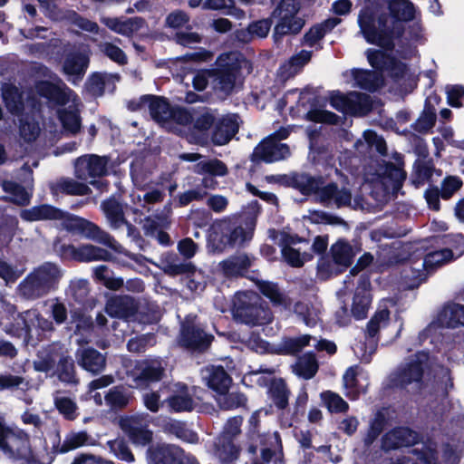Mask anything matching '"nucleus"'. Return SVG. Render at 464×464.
I'll list each match as a JSON object with an SVG mask.
<instances>
[{
  "instance_id": "nucleus-4",
  "label": "nucleus",
  "mask_w": 464,
  "mask_h": 464,
  "mask_svg": "<svg viewBox=\"0 0 464 464\" xmlns=\"http://www.w3.org/2000/svg\"><path fill=\"white\" fill-rule=\"evenodd\" d=\"M65 229L72 233L82 234L84 237L103 245L117 253H123V246L107 231L96 224L82 218L63 212L59 218Z\"/></svg>"
},
{
  "instance_id": "nucleus-61",
  "label": "nucleus",
  "mask_w": 464,
  "mask_h": 464,
  "mask_svg": "<svg viewBox=\"0 0 464 464\" xmlns=\"http://www.w3.org/2000/svg\"><path fill=\"white\" fill-rule=\"evenodd\" d=\"M130 399V395L119 387L111 389L105 396L106 403L114 410L126 407Z\"/></svg>"
},
{
  "instance_id": "nucleus-32",
  "label": "nucleus",
  "mask_w": 464,
  "mask_h": 464,
  "mask_svg": "<svg viewBox=\"0 0 464 464\" xmlns=\"http://www.w3.org/2000/svg\"><path fill=\"white\" fill-rule=\"evenodd\" d=\"M238 123L236 115H228L217 123L212 140L216 145L227 143L237 132Z\"/></svg>"
},
{
  "instance_id": "nucleus-58",
  "label": "nucleus",
  "mask_w": 464,
  "mask_h": 464,
  "mask_svg": "<svg viewBox=\"0 0 464 464\" xmlns=\"http://www.w3.org/2000/svg\"><path fill=\"white\" fill-rule=\"evenodd\" d=\"M295 182L304 194L314 193L318 200V190L324 186L320 179H316L306 174H300L295 177Z\"/></svg>"
},
{
  "instance_id": "nucleus-49",
  "label": "nucleus",
  "mask_w": 464,
  "mask_h": 464,
  "mask_svg": "<svg viewBox=\"0 0 464 464\" xmlns=\"http://www.w3.org/2000/svg\"><path fill=\"white\" fill-rule=\"evenodd\" d=\"M270 398L279 409H285L288 404L289 392L285 382L281 379L274 380L269 388Z\"/></svg>"
},
{
  "instance_id": "nucleus-35",
  "label": "nucleus",
  "mask_w": 464,
  "mask_h": 464,
  "mask_svg": "<svg viewBox=\"0 0 464 464\" xmlns=\"http://www.w3.org/2000/svg\"><path fill=\"white\" fill-rule=\"evenodd\" d=\"M20 215L26 221L59 220L63 217V211L50 205H41L24 209Z\"/></svg>"
},
{
  "instance_id": "nucleus-55",
  "label": "nucleus",
  "mask_w": 464,
  "mask_h": 464,
  "mask_svg": "<svg viewBox=\"0 0 464 464\" xmlns=\"http://www.w3.org/2000/svg\"><path fill=\"white\" fill-rule=\"evenodd\" d=\"M2 188L9 194L8 199L10 201L19 205H24L29 202V193L20 185L12 181L4 180L2 182Z\"/></svg>"
},
{
  "instance_id": "nucleus-27",
  "label": "nucleus",
  "mask_w": 464,
  "mask_h": 464,
  "mask_svg": "<svg viewBox=\"0 0 464 464\" xmlns=\"http://www.w3.org/2000/svg\"><path fill=\"white\" fill-rule=\"evenodd\" d=\"M417 434L407 428H397L387 432L382 438V449L394 450L400 447H408L417 441Z\"/></svg>"
},
{
  "instance_id": "nucleus-50",
  "label": "nucleus",
  "mask_w": 464,
  "mask_h": 464,
  "mask_svg": "<svg viewBox=\"0 0 464 464\" xmlns=\"http://www.w3.org/2000/svg\"><path fill=\"white\" fill-rule=\"evenodd\" d=\"M261 293L270 299L275 305H289L288 298L279 290L277 285L270 282L258 283Z\"/></svg>"
},
{
  "instance_id": "nucleus-8",
  "label": "nucleus",
  "mask_w": 464,
  "mask_h": 464,
  "mask_svg": "<svg viewBox=\"0 0 464 464\" xmlns=\"http://www.w3.org/2000/svg\"><path fill=\"white\" fill-rule=\"evenodd\" d=\"M289 131L285 129L278 130L274 135L265 139L252 153L251 160L255 162L267 163L281 160L290 155L289 148L279 140L287 138Z\"/></svg>"
},
{
  "instance_id": "nucleus-20",
  "label": "nucleus",
  "mask_w": 464,
  "mask_h": 464,
  "mask_svg": "<svg viewBox=\"0 0 464 464\" xmlns=\"http://www.w3.org/2000/svg\"><path fill=\"white\" fill-rule=\"evenodd\" d=\"M65 253L79 262L110 261L111 254L100 246L85 244L81 246H67Z\"/></svg>"
},
{
  "instance_id": "nucleus-45",
  "label": "nucleus",
  "mask_w": 464,
  "mask_h": 464,
  "mask_svg": "<svg viewBox=\"0 0 464 464\" xmlns=\"http://www.w3.org/2000/svg\"><path fill=\"white\" fill-rule=\"evenodd\" d=\"M389 10L400 21H409L414 17V8L409 0H388Z\"/></svg>"
},
{
  "instance_id": "nucleus-9",
  "label": "nucleus",
  "mask_w": 464,
  "mask_h": 464,
  "mask_svg": "<svg viewBox=\"0 0 464 464\" xmlns=\"http://www.w3.org/2000/svg\"><path fill=\"white\" fill-rule=\"evenodd\" d=\"M119 426L134 445L146 446L153 440V431L149 429L146 415L121 417L119 420Z\"/></svg>"
},
{
  "instance_id": "nucleus-57",
  "label": "nucleus",
  "mask_w": 464,
  "mask_h": 464,
  "mask_svg": "<svg viewBox=\"0 0 464 464\" xmlns=\"http://www.w3.org/2000/svg\"><path fill=\"white\" fill-rule=\"evenodd\" d=\"M162 270L169 276H178L188 273L192 268L190 264L180 263L174 255H169L161 260Z\"/></svg>"
},
{
  "instance_id": "nucleus-54",
  "label": "nucleus",
  "mask_w": 464,
  "mask_h": 464,
  "mask_svg": "<svg viewBox=\"0 0 464 464\" xmlns=\"http://www.w3.org/2000/svg\"><path fill=\"white\" fill-rule=\"evenodd\" d=\"M272 26V19L266 18L251 23L247 27V33L240 32L237 37L240 38L243 35V40H247V36L265 38L267 36Z\"/></svg>"
},
{
  "instance_id": "nucleus-64",
  "label": "nucleus",
  "mask_w": 464,
  "mask_h": 464,
  "mask_svg": "<svg viewBox=\"0 0 464 464\" xmlns=\"http://www.w3.org/2000/svg\"><path fill=\"white\" fill-rule=\"evenodd\" d=\"M295 313L309 326L315 324L318 320V310L308 303H296Z\"/></svg>"
},
{
  "instance_id": "nucleus-3",
  "label": "nucleus",
  "mask_w": 464,
  "mask_h": 464,
  "mask_svg": "<svg viewBox=\"0 0 464 464\" xmlns=\"http://www.w3.org/2000/svg\"><path fill=\"white\" fill-rule=\"evenodd\" d=\"M235 320L251 326L265 325L273 320V314L263 299L254 292L237 293L233 299Z\"/></svg>"
},
{
  "instance_id": "nucleus-17",
  "label": "nucleus",
  "mask_w": 464,
  "mask_h": 464,
  "mask_svg": "<svg viewBox=\"0 0 464 464\" xmlns=\"http://www.w3.org/2000/svg\"><path fill=\"white\" fill-rule=\"evenodd\" d=\"M270 237L282 247V256L287 264L292 266L300 267L304 263L305 256H301L300 252L294 247L297 239L285 232H278L276 230H269Z\"/></svg>"
},
{
  "instance_id": "nucleus-26",
  "label": "nucleus",
  "mask_w": 464,
  "mask_h": 464,
  "mask_svg": "<svg viewBox=\"0 0 464 464\" xmlns=\"http://www.w3.org/2000/svg\"><path fill=\"white\" fill-rule=\"evenodd\" d=\"M173 393L166 400L170 411L174 412L190 411L196 407V401L184 384L174 385Z\"/></svg>"
},
{
  "instance_id": "nucleus-13",
  "label": "nucleus",
  "mask_w": 464,
  "mask_h": 464,
  "mask_svg": "<svg viewBox=\"0 0 464 464\" xmlns=\"http://www.w3.org/2000/svg\"><path fill=\"white\" fill-rule=\"evenodd\" d=\"M165 372V363L160 359H149L139 362L130 372L136 385L160 381Z\"/></svg>"
},
{
  "instance_id": "nucleus-11",
  "label": "nucleus",
  "mask_w": 464,
  "mask_h": 464,
  "mask_svg": "<svg viewBox=\"0 0 464 464\" xmlns=\"http://www.w3.org/2000/svg\"><path fill=\"white\" fill-rule=\"evenodd\" d=\"M256 221L253 218H248L245 225H238L231 227L226 221L218 223L215 227V233L219 230L223 233L221 242L230 246H241L252 238Z\"/></svg>"
},
{
  "instance_id": "nucleus-51",
  "label": "nucleus",
  "mask_w": 464,
  "mask_h": 464,
  "mask_svg": "<svg viewBox=\"0 0 464 464\" xmlns=\"http://www.w3.org/2000/svg\"><path fill=\"white\" fill-rule=\"evenodd\" d=\"M215 454L222 463H230L237 458L238 450L231 440L218 438Z\"/></svg>"
},
{
  "instance_id": "nucleus-31",
  "label": "nucleus",
  "mask_w": 464,
  "mask_h": 464,
  "mask_svg": "<svg viewBox=\"0 0 464 464\" xmlns=\"http://www.w3.org/2000/svg\"><path fill=\"white\" fill-rule=\"evenodd\" d=\"M437 320L444 327L464 326V305L455 303L446 304L438 314Z\"/></svg>"
},
{
  "instance_id": "nucleus-39",
  "label": "nucleus",
  "mask_w": 464,
  "mask_h": 464,
  "mask_svg": "<svg viewBox=\"0 0 464 464\" xmlns=\"http://www.w3.org/2000/svg\"><path fill=\"white\" fill-rule=\"evenodd\" d=\"M44 287L50 291L61 276L58 267L53 263H45L33 271Z\"/></svg>"
},
{
  "instance_id": "nucleus-23",
  "label": "nucleus",
  "mask_w": 464,
  "mask_h": 464,
  "mask_svg": "<svg viewBox=\"0 0 464 464\" xmlns=\"http://www.w3.org/2000/svg\"><path fill=\"white\" fill-rule=\"evenodd\" d=\"M201 375L207 385L218 393L227 392L232 382L221 366H207L201 370Z\"/></svg>"
},
{
  "instance_id": "nucleus-47",
  "label": "nucleus",
  "mask_w": 464,
  "mask_h": 464,
  "mask_svg": "<svg viewBox=\"0 0 464 464\" xmlns=\"http://www.w3.org/2000/svg\"><path fill=\"white\" fill-rule=\"evenodd\" d=\"M452 257V251L449 248L436 250L425 256L424 259L422 260V266H426V269L431 272L437 267L450 261Z\"/></svg>"
},
{
  "instance_id": "nucleus-21",
  "label": "nucleus",
  "mask_w": 464,
  "mask_h": 464,
  "mask_svg": "<svg viewBox=\"0 0 464 464\" xmlns=\"http://www.w3.org/2000/svg\"><path fill=\"white\" fill-rule=\"evenodd\" d=\"M89 64V56L82 52H73L68 53L63 62V72L69 77H72V81L76 82L82 79Z\"/></svg>"
},
{
  "instance_id": "nucleus-18",
  "label": "nucleus",
  "mask_w": 464,
  "mask_h": 464,
  "mask_svg": "<svg viewBox=\"0 0 464 464\" xmlns=\"http://www.w3.org/2000/svg\"><path fill=\"white\" fill-rule=\"evenodd\" d=\"M429 361V354L418 353L416 359L401 368L396 374L395 382L400 386H406L412 382H419L421 380L424 367Z\"/></svg>"
},
{
  "instance_id": "nucleus-15",
  "label": "nucleus",
  "mask_w": 464,
  "mask_h": 464,
  "mask_svg": "<svg viewBox=\"0 0 464 464\" xmlns=\"http://www.w3.org/2000/svg\"><path fill=\"white\" fill-rule=\"evenodd\" d=\"M145 106H148L151 118L160 124H167L171 118L173 109L164 99L160 97L144 96L140 98L139 103L130 102L129 105L133 111Z\"/></svg>"
},
{
  "instance_id": "nucleus-37",
  "label": "nucleus",
  "mask_w": 464,
  "mask_h": 464,
  "mask_svg": "<svg viewBox=\"0 0 464 464\" xmlns=\"http://www.w3.org/2000/svg\"><path fill=\"white\" fill-rule=\"evenodd\" d=\"M331 254L337 265L349 266L356 251L347 241L340 239L331 246Z\"/></svg>"
},
{
  "instance_id": "nucleus-5",
  "label": "nucleus",
  "mask_w": 464,
  "mask_h": 464,
  "mask_svg": "<svg viewBox=\"0 0 464 464\" xmlns=\"http://www.w3.org/2000/svg\"><path fill=\"white\" fill-rule=\"evenodd\" d=\"M300 6L296 0H281L272 12L271 16L276 19L273 37L276 42L283 36L297 34L304 26V20L298 15Z\"/></svg>"
},
{
  "instance_id": "nucleus-16",
  "label": "nucleus",
  "mask_w": 464,
  "mask_h": 464,
  "mask_svg": "<svg viewBox=\"0 0 464 464\" xmlns=\"http://www.w3.org/2000/svg\"><path fill=\"white\" fill-rule=\"evenodd\" d=\"M318 201L326 207H347L352 203V193L347 188L329 183L318 190Z\"/></svg>"
},
{
  "instance_id": "nucleus-25",
  "label": "nucleus",
  "mask_w": 464,
  "mask_h": 464,
  "mask_svg": "<svg viewBox=\"0 0 464 464\" xmlns=\"http://www.w3.org/2000/svg\"><path fill=\"white\" fill-rule=\"evenodd\" d=\"M105 310L111 317L128 319L136 314L138 305L129 295L114 296L108 300Z\"/></svg>"
},
{
  "instance_id": "nucleus-24",
  "label": "nucleus",
  "mask_w": 464,
  "mask_h": 464,
  "mask_svg": "<svg viewBox=\"0 0 464 464\" xmlns=\"http://www.w3.org/2000/svg\"><path fill=\"white\" fill-rule=\"evenodd\" d=\"M405 178L406 174L401 168L392 163L386 164L383 170L379 173L375 187L382 186L385 193L396 191L400 188Z\"/></svg>"
},
{
  "instance_id": "nucleus-10",
  "label": "nucleus",
  "mask_w": 464,
  "mask_h": 464,
  "mask_svg": "<svg viewBox=\"0 0 464 464\" xmlns=\"http://www.w3.org/2000/svg\"><path fill=\"white\" fill-rule=\"evenodd\" d=\"M5 432L6 434L0 443V449L4 453L14 459H30L32 450L27 434L11 428Z\"/></svg>"
},
{
  "instance_id": "nucleus-36",
  "label": "nucleus",
  "mask_w": 464,
  "mask_h": 464,
  "mask_svg": "<svg viewBox=\"0 0 464 464\" xmlns=\"http://www.w3.org/2000/svg\"><path fill=\"white\" fill-rule=\"evenodd\" d=\"M340 23V19L333 18L324 21L323 24L313 26L303 37L304 45L314 46L325 34Z\"/></svg>"
},
{
  "instance_id": "nucleus-48",
  "label": "nucleus",
  "mask_w": 464,
  "mask_h": 464,
  "mask_svg": "<svg viewBox=\"0 0 464 464\" xmlns=\"http://www.w3.org/2000/svg\"><path fill=\"white\" fill-rule=\"evenodd\" d=\"M317 370V362L311 353L300 357L295 365V373L304 379H311L316 373Z\"/></svg>"
},
{
  "instance_id": "nucleus-52",
  "label": "nucleus",
  "mask_w": 464,
  "mask_h": 464,
  "mask_svg": "<svg viewBox=\"0 0 464 464\" xmlns=\"http://www.w3.org/2000/svg\"><path fill=\"white\" fill-rule=\"evenodd\" d=\"M194 172L203 175L224 176L227 172L226 165L219 160L200 161L194 167Z\"/></svg>"
},
{
  "instance_id": "nucleus-38",
  "label": "nucleus",
  "mask_w": 464,
  "mask_h": 464,
  "mask_svg": "<svg viewBox=\"0 0 464 464\" xmlns=\"http://www.w3.org/2000/svg\"><path fill=\"white\" fill-rule=\"evenodd\" d=\"M19 292L27 299H35L48 293L33 272L21 282Z\"/></svg>"
},
{
  "instance_id": "nucleus-30",
  "label": "nucleus",
  "mask_w": 464,
  "mask_h": 464,
  "mask_svg": "<svg viewBox=\"0 0 464 464\" xmlns=\"http://www.w3.org/2000/svg\"><path fill=\"white\" fill-rule=\"evenodd\" d=\"M76 358L81 367L93 374L101 372L106 363L105 357L93 348L78 350Z\"/></svg>"
},
{
  "instance_id": "nucleus-6",
  "label": "nucleus",
  "mask_w": 464,
  "mask_h": 464,
  "mask_svg": "<svg viewBox=\"0 0 464 464\" xmlns=\"http://www.w3.org/2000/svg\"><path fill=\"white\" fill-rule=\"evenodd\" d=\"M361 33L369 44L391 49L393 46L392 32L386 27L384 18L375 20L369 9L362 10L358 17Z\"/></svg>"
},
{
  "instance_id": "nucleus-14",
  "label": "nucleus",
  "mask_w": 464,
  "mask_h": 464,
  "mask_svg": "<svg viewBox=\"0 0 464 464\" xmlns=\"http://www.w3.org/2000/svg\"><path fill=\"white\" fill-rule=\"evenodd\" d=\"M150 464H191L182 450L174 445H156L147 450Z\"/></svg>"
},
{
  "instance_id": "nucleus-40",
  "label": "nucleus",
  "mask_w": 464,
  "mask_h": 464,
  "mask_svg": "<svg viewBox=\"0 0 464 464\" xmlns=\"http://www.w3.org/2000/svg\"><path fill=\"white\" fill-rule=\"evenodd\" d=\"M41 134V127L32 116L26 115L19 120V136L25 143H32Z\"/></svg>"
},
{
  "instance_id": "nucleus-12",
  "label": "nucleus",
  "mask_w": 464,
  "mask_h": 464,
  "mask_svg": "<svg viewBox=\"0 0 464 464\" xmlns=\"http://www.w3.org/2000/svg\"><path fill=\"white\" fill-rule=\"evenodd\" d=\"M101 207L112 230L120 229L121 227L125 226L129 237L133 240L139 238L137 228L125 218L123 208L117 200L110 198L103 201Z\"/></svg>"
},
{
  "instance_id": "nucleus-7",
  "label": "nucleus",
  "mask_w": 464,
  "mask_h": 464,
  "mask_svg": "<svg viewBox=\"0 0 464 464\" xmlns=\"http://www.w3.org/2000/svg\"><path fill=\"white\" fill-rule=\"evenodd\" d=\"M258 415L259 413L256 411L249 419L250 438L253 444L249 446L248 451L250 454L255 455L257 450V443H259L263 462L258 463L257 461H253L252 464H264L265 462H269L272 459V457L276 455V453L281 450L280 439L276 432L266 435L260 434L258 430Z\"/></svg>"
},
{
  "instance_id": "nucleus-44",
  "label": "nucleus",
  "mask_w": 464,
  "mask_h": 464,
  "mask_svg": "<svg viewBox=\"0 0 464 464\" xmlns=\"http://www.w3.org/2000/svg\"><path fill=\"white\" fill-rule=\"evenodd\" d=\"M371 109L372 103L369 95L356 92L349 93L348 113L363 115Z\"/></svg>"
},
{
  "instance_id": "nucleus-1",
  "label": "nucleus",
  "mask_w": 464,
  "mask_h": 464,
  "mask_svg": "<svg viewBox=\"0 0 464 464\" xmlns=\"http://www.w3.org/2000/svg\"><path fill=\"white\" fill-rule=\"evenodd\" d=\"M218 68L212 71L211 77L216 91L225 95L230 94L240 82L243 71L250 73L251 63L243 54L232 52L221 54L217 60Z\"/></svg>"
},
{
  "instance_id": "nucleus-29",
  "label": "nucleus",
  "mask_w": 464,
  "mask_h": 464,
  "mask_svg": "<svg viewBox=\"0 0 464 464\" xmlns=\"http://www.w3.org/2000/svg\"><path fill=\"white\" fill-rule=\"evenodd\" d=\"M179 343L192 350H204L211 343V336L195 326H183Z\"/></svg>"
},
{
  "instance_id": "nucleus-63",
  "label": "nucleus",
  "mask_w": 464,
  "mask_h": 464,
  "mask_svg": "<svg viewBox=\"0 0 464 464\" xmlns=\"http://www.w3.org/2000/svg\"><path fill=\"white\" fill-rule=\"evenodd\" d=\"M321 398L331 412H344L348 410V403L337 393L327 391L321 394Z\"/></svg>"
},
{
  "instance_id": "nucleus-53",
  "label": "nucleus",
  "mask_w": 464,
  "mask_h": 464,
  "mask_svg": "<svg viewBox=\"0 0 464 464\" xmlns=\"http://www.w3.org/2000/svg\"><path fill=\"white\" fill-rule=\"evenodd\" d=\"M371 295L365 288L357 290L353 297L352 313L357 319H362L366 316L367 311L371 304Z\"/></svg>"
},
{
  "instance_id": "nucleus-59",
  "label": "nucleus",
  "mask_w": 464,
  "mask_h": 464,
  "mask_svg": "<svg viewBox=\"0 0 464 464\" xmlns=\"http://www.w3.org/2000/svg\"><path fill=\"white\" fill-rule=\"evenodd\" d=\"M54 405L65 419L70 420L76 419L78 407L72 399L66 396L56 395L54 397Z\"/></svg>"
},
{
  "instance_id": "nucleus-60",
  "label": "nucleus",
  "mask_w": 464,
  "mask_h": 464,
  "mask_svg": "<svg viewBox=\"0 0 464 464\" xmlns=\"http://www.w3.org/2000/svg\"><path fill=\"white\" fill-rule=\"evenodd\" d=\"M219 407L223 410H232L243 405L246 398L239 392H219L217 397Z\"/></svg>"
},
{
  "instance_id": "nucleus-56",
  "label": "nucleus",
  "mask_w": 464,
  "mask_h": 464,
  "mask_svg": "<svg viewBox=\"0 0 464 464\" xmlns=\"http://www.w3.org/2000/svg\"><path fill=\"white\" fill-rule=\"evenodd\" d=\"M91 440V437L86 431L71 432L65 437L61 445V451L67 452L79 447L92 444Z\"/></svg>"
},
{
  "instance_id": "nucleus-33",
  "label": "nucleus",
  "mask_w": 464,
  "mask_h": 464,
  "mask_svg": "<svg viewBox=\"0 0 464 464\" xmlns=\"http://www.w3.org/2000/svg\"><path fill=\"white\" fill-rule=\"evenodd\" d=\"M250 266L251 261L246 254L229 256L218 265L223 275L227 277L242 276Z\"/></svg>"
},
{
  "instance_id": "nucleus-46",
  "label": "nucleus",
  "mask_w": 464,
  "mask_h": 464,
  "mask_svg": "<svg viewBox=\"0 0 464 464\" xmlns=\"http://www.w3.org/2000/svg\"><path fill=\"white\" fill-rule=\"evenodd\" d=\"M428 273L430 271L426 269V266H422V261H414L403 269L404 278L411 286L418 285L425 280Z\"/></svg>"
},
{
  "instance_id": "nucleus-2",
  "label": "nucleus",
  "mask_w": 464,
  "mask_h": 464,
  "mask_svg": "<svg viewBox=\"0 0 464 464\" xmlns=\"http://www.w3.org/2000/svg\"><path fill=\"white\" fill-rule=\"evenodd\" d=\"M37 92L57 104L72 103L68 108L58 111L59 119L65 131L71 134H76L80 131L81 118L77 108L79 105L78 98L71 89L67 87L61 88L48 82H43L38 84Z\"/></svg>"
},
{
  "instance_id": "nucleus-28",
  "label": "nucleus",
  "mask_w": 464,
  "mask_h": 464,
  "mask_svg": "<svg viewBox=\"0 0 464 464\" xmlns=\"http://www.w3.org/2000/svg\"><path fill=\"white\" fill-rule=\"evenodd\" d=\"M366 54L370 64L377 70H389L396 77L402 75L406 70L403 63H397L393 58L386 56L382 51L369 49Z\"/></svg>"
},
{
  "instance_id": "nucleus-34",
  "label": "nucleus",
  "mask_w": 464,
  "mask_h": 464,
  "mask_svg": "<svg viewBox=\"0 0 464 464\" xmlns=\"http://www.w3.org/2000/svg\"><path fill=\"white\" fill-rule=\"evenodd\" d=\"M50 188L54 195L63 193L72 196H84L91 193V188L84 183L71 178H61L51 184Z\"/></svg>"
},
{
  "instance_id": "nucleus-22",
  "label": "nucleus",
  "mask_w": 464,
  "mask_h": 464,
  "mask_svg": "<svg viewBox=\"0 0 464 464\" xmlns=\"http://www.w3.org/2000/svg\"><path fill=\"white\" fill-rule=\"evenodd\" d=\"M390 313L387 309L377 312L370 320L366 328L367 343H365V353L363 357L367 360L376 350L377 342L374 336L381 328L387 325Z\"/></svg>"
},
{
  "instance_id": "nucleus-42",
  "label": "nucleus",
  "mask_w": 464,
  "mask_h": 464,
  "mask_svg": "<svg viewBox=\"0 0 464 464\" xmlns=\"http://www.w3.org/2000/svg\"><path fill=\"white\" fill-rule=\"evenodd\" d=\"M354 80L361 88L371 92L382 85V77L378 72L358 70L354 72Z\"/></svg>"
},
{
  "instance_id": "nucleus-41",
  "label": "nucleus",
  "mask_w": 464,
  "mask_h": 464,
  "mask_svg": "<svg viewBox=\"0 0 464 464\" xmlns=\"http://www.w3.org/2000/svg\"><path fill=\"white\" fill-rule=\"evenodd\" d=\"M2 96L10 112L18 114L23 110L22 96L19 90L14 85L4 83L2 85Z\"/></svg>"
},
{
  "instance_id": "nucleus-43",
  "label": "nucleus",
  "mask_w": 464,
  "mask_h": 464,
  "mask_svg": "<svg viewBox=\"0 0 464 464\" xmlns=\"http://www.w3.org/2000/svg\"><path fill=\"white\" fill-rule=\"evenodd\" d=\"M55 374L63 382L69 384H76L78 382L74 362L70 356H62L59 359Z\"/></svg>"
},
{
  "instance_id": "nucleus-62",
  "label": "nucleus",
  "mask_w": 464,
  "mask_h": 464,
  "mask_svg": "<svg viewBox=\"0 0 464 464\" xmlns=\"http://www.w3.org/2000/svg\"><path fill=\"white\" fill-rule=\"evenodd\" d=\"M107 445L110 449V451L121 460L126 462H133L135 460L134 455L123 440L117 439L109 440Z\"/></svg>"
},
{
  "instance_id": "nucleus-19",
  "label": "nucleus",
  "mask_w": 464,
  "mask_h": 464,
  "mask_svg": "<svg viewBox=\"0 0 464 464\" xmlns=\"http://www.w3.org/2000/svg\"><path fill=\"white\" fill-rule=\"evenodd\" d=\"M105 158L90 155L79 158L75 162V176L82 180L100 177L106 172Z\"/></svg>"
}]
</instances>
